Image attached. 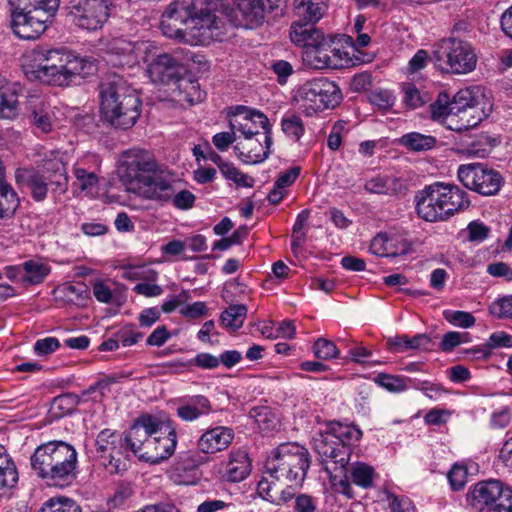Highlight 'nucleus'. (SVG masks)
<instances>
[{"mask_svg": "<svg viewBox=\"0 0 512 512\" xmlns=\"http://www.w3.org/2000/svg\"><path fill=\"white\" fill-rule=\"evenodd\" d=\"M100 113L105 122L118 129H129L141 114L136 92L119 76L100 85Z\"/></svg>", "mask_w": 512, "mask_h": 512, "instance_id": "3", "label": "nucleus"}, {"mask_svg": "<svg viewBox=\"0 0 512 512\" xmlns=\"http://www.w3.org/2000/svg\"><path fill=\"white\" fill-rule=\"evenodd\" d=\"M163 420L159 417L142 414L135 419L132 426L125 433L124 443L139 459V454L144 451L145 445L151 436L158 434L163 429Z\"/></svg>", "mask_w": 512, "mask_h": 512, "instance_id": "18", "label": "nucleus"}, {"mask_svg": "<svg viewBox=\"0 0 512 512\" xmlns=\"http://www.w3.org/2000/svg\"><path fill=\"white\" fill-rule=\"evenodd\" d=\"M112 6V0H68L67 9L77 27L96 31L109 19Z\"/></svg>", "mask_w": 512, "mask_h": 512, "instance_id": "12", "label": "nucleus"}, {"mask_svg": "<svg viewBox=\"0 0 512 512\" xmlns=\"http://www.w3.org/2000/svg\"><path fill=\"white\" fill-rule=\"evenodd\" d=\"M21 282L25 286L41 284L50 274L51 267L41 259H30L22 264Z\"/></svg>", "mask_w": 512, "mask_h": 512, "instance_id": "34", "label": "nucleus"}, {"mask_svg": "<svg viewBox=\"0 0 512 512\" xmlns=\"http://www.w3.org/2000/svg\"><path fill=\"white\" fill-rule=\"evenodd\" d=\"M163 429L150 437L144 447V451L139 454V460L151 464L160 463L171 457L177 445V435L173 422L163 420Z\"/></svg>", "mask_w": 512, "mask_h": 512, "instance_id": "17", "label": "nucleus"}, {"mask_svg": "<svg viewBox=\"0 0 512 512\" xmlns=\"http://www.w3.org/2000/svg\"><path fill=\"white\" fill-rule=\"evenodd\" d=\"M140 45L124 38L113 39L108 46L109 60L113 66L131 67L138 62Z\"/></svg>", "mask_w": 512, "mask_h": 512, "instance_id": "25", "label": "nucleus"}, {"mask_svg": "<svg viewBox=\"0 0 512 512\" xmlns=\"http://www.w3.org/2000/svg\"><path fill=\"white\" fill-rule=\"evenodd\" d=\"M431 59L442 72L454 75L470 73L477 65V55L472 44L456 36L437 42Z\"/></svg>", "mask_w": 512, "mask_h": 512, "instance_id": "7", "label": "nucleus"}, {"mask_svg": "<svg viewBox=\"0 0 512 512\" xmlns=\"http://www.w3.org/2000/svg\"><path fill=\"white\" fill-rule=\"evenodd\" d=\"M335 435L341 444H345L351 448L353 442L359 441L362 437V431L355 425H344L339 422L333 423L329 429Z\"/></svg>", "mask_w": 512, "mask_h": 512, "instance_id": "45", "label": "nucleus"}, {"mask_svg": "<svg viewBox=\"0 0 512 512\" xmlns=\"http://www.w3.org/2000/svg\"><path fill=\"white\" fill-rule=\"evenodd\" d=\"M293 512H324L318 508V499L308 494L295 496Z\"/></svg>", "mask_w": 512, "mask_h": 512, "instance_id": "58", "label": "nucleus"}, {"mask_svg": "<svg viewBox=\"0 0 512 512\" xmlns=\"http://www.w3.org/2000/svg\"><path fill=\"white\" fill-rule=\"evenodd\" d=\"M332 40L326 37L324 41L303 51L302 58L306 66L312 69H339L343 67L342 52L332 47Z\"/></svg>", "mask_w": 512, "mask_h": 512, "instance_id": "19", "label": "nucleus"}, {"mask_svg": "<svg viewBox=\"0 0 512 512\" xmlns=\"http://www.w3.org/2000/svg\"><path fill=\"white\" fill-rule=\"evenodd\" d=\"M249 415L257 424L259 429L263 431L270 430L275 427V417L272 415L270 409L265 406L253 407Z\"/></svg>", "mask_w": 512, "mask_h": 512, "instance_id": "54", "label": "nucleus"}, {"mask_svg": "<svg viewBox=\"0 0 512 512\" xmlns=\"http://www.w3.org/2000/svg\"><path fill=\"white\" fill-rule=\"evenodd\" d=\"M116 337L121 341L124 347L136 344L143 337V333L136 332L133 324L125 325L117 333Z\"/></svg>", "mask_w": 512, "mask_h": 512, "instance_id": "61", "label": "nucleus"}, {"mask_svg": "<svg viewBox=\"0 0 512 512\" xmlns=\"http://www.w3.org/2000/svg\"><path fill=\"white\" fill-rule=\"evenodd\" d=\"M44 177H47L52 192L63 194L68 188L67 169L59 157L46 159L43 163Z\"/></svg>", "mask_w": 512, "mask_h": 512, "instance_id": "29", "label": "nucleus"}, {"mask_svg": "<svg viewBox=\"0 0 512 512\" xmlns=\"http://www.w3.org/2000/svg\"><path fill=\"white\" fill-rule=\"evenodd\" d=\"M11 27L20 39H37L48 27L54 16L46 14L41 9L27 8L25 10L10 9Z\"/></svg>", "mask_w": 512, "mask_h": 512, "instance_id": "16", "label": "nucleus"}, {"mask_svg": "<svg viewBox=\"0 0 512 512\" xmlns=\"http://www.w3.org/2000/svg\"><path fill=\"white\" fill-rule=\"evenodd\" d=\"M458 179L466 188L483 196L496 195L504 184L497 170L482 163L461 165L458 168Z\"/></svg>", "mask_w": 512, "mask_h": 512, "instance_id": "14", "label": "nucleus"}, {"mask_svg": "<svg viewBox=\"0 0 512 512\" xmlns=\"http://www.w3.org/2000/svg\"><path fill=\"white\" fill-rule=\"evenodd\" d=\"M297 100L307 115L332 109L342 100L338 85L328 78H314L305 82L297 91Z\"/></svg>", "mask_w": 512, "mask_h": 512, "instance_id": "10", "label": "nucleus"}, {"mask_svg": "<svg viewBox=\"0 0 512 512\" xmlns=\"http://www.w3.org/2000/svg\"><path fill=\"white\" fill-rule=\"evenodd\" d=\"M486 345L490 353L497 348H512V335L505 331L494 332L487 339Z\"/></svg>", "mask_w": 512, "mask_h": 512, "instance_id": "60", "label": "nucleus"}, {"mask_svg": "<svg viewBox=\"0 0 512 512\" xmlns=\"http://www.w3.org/2000/svg\"><path fill=\"white\" fill-rule=\"evenodd\" d=\"M27 186L32 198L35 201L40 202L46 198L50 184L47 177H44V175H41L38 172H32L27 178Z\"/></svg>", "mask_w": 512, "mask_h": 512, "instance_id": "49", "label": "nucleus"}, {"mask_svg": "<svg viewBox=\"0 0 512 512\" xmlns=\"http://www.w3.org/2000/svg\"><path fill=\"white\" fill-rule=\"evenodd\" d=\"M120 181L128 191L137 193L145 199L159 198L164 195L167 184L164 182L166 174L159 168L153 154L142 148H131L121 155L118 168Z\"/></svg>", "mask_w": 512, "mask_h": 512, "instance_id": "2", "label": "nucleus"}, {"mask_svg": "<svg viewBox=\"0 0 512 512\" xmlns=\"http://www.w3.org/2000/svg\"><path fill=\"white\" fill-rule=\"evenodd\" d=\"M164 182L167 184L168 189L165 192H159L164 196L159 198H147L148 200L158 202H172L173 206L180 210H189L194 206L196 197L191 191L181 190L176 192L173 187V181L167 174L164 177ZM155 189L157 192L159 191L157 187Z\"/></svg>", "mask_w": 512, "mask_h": 512, "instance_id": "32", "label": "nucleus"}, {"mask_svg": "<svg viewBox=\"0 0 512 512\" xmlns=\"http://www.w3.org/2000/svg\"><path fill=\"white\" fill-rule=\"evenodd\" d=\"M468 239L473 242L484 241L490 232V228L479 221H472L467 226Z\"/></svg>", "mask_w": 512, "mask_h": 512, "instance_id": "63", "label": "nucleus"}, {"mask_svg": "<svg viewBox=\"0 0 512 512\" xmlns=\"http://www.w3.org/2000/svg\"><path fill=\"white\" fill-rule=\"evenodd\" d=\"M351 482L361 488L367 489L373 486L375 470L364 462H354L347 469Z\"/></svg>", "mask_w": 512, "mask_h": 512, "instance_id": "41", "label": "nucleus"}, {"mask_svg": "<svg viewBox=\"0 0 512 512\" xmlns=\"http://www.w3.org/2000/svg\"><path fill=\"white\" fill-rule=\"evenodd\" d=\"M248 309L244 304L230 305L220 315L221 324L232 331L240 329L247 316Z\"/></svg>", "mask_w": 512, "mask_h": 512, "instance_id": "42", "label": "nucleus"}, {"mask_svg": "<svg viewBox=\"0 0 512 512\" xmlns=\"http://www.w3.org/2000/svg\"><path fill=\"white\" fill-rule=\"evenodd\" d=\"M184 67L173 56L163 53L157 55L147 67V73L153 83L177 85L183 78Z\"/></svg>", "mask_w": 512, "mask_h": 512, "instance_id": "20", "label": "nucleus"}, {"mask_svg": "<svg viewBox=\"0 0 512 512\" xmlns=\"http://www.w3.org/2000/svg\"><path fill=\"white\" fill-rule=\"evenodd\" d=\"M74 175L81 190L94 188L98 183V177L93 172H87L83 168H75Z\"/></svg>", "mask_w": 512, "mask_h": 512, "instance_id": "62", "label": "nucleus"}, {"mask_svg": "<svg viewBox=\"0 0 512 512\" xmlns=\"http://www.w3.org/2000/svg\"><path fill=\"white\" fill-rule=\"evenodd\" d=\"M490 312L498 319H512V295L495 300L490 306Z\"/></svg>", "mask_w": 512, "mask_h": 512, "instance_id": "57", "label": "nucleus"}, {"mask_svg": "<svg viewBox=\"0 0 512 512\" xmlns=\"http://www.w3.org/2000/svg\"><path fill=\"white\" fill-rule=\"evenodd\" d=\"M185 0H175L170 3L161 18V29L169 38H183L186 30L182 27H175L173 31H168L171 26H183L190 24L192 26V17Z\"/></svg>", "mask_w": 512, "mask_h": 512, "instance_id": "21", "label": "nucleus"}, {"mask_svg": "<svg viewBox=\"0 0 512 512\" xmlns=\"http://www.w3.org/2000/svg\"><path fill=\"white\" fill-rule=\"evenodd\" d=\"M444 317L451 324L462 328H470L476 321L475 317L471 313L460 310H446L444 311Z\"/></svg>", "mask_w": 512, "mask_h": 512, "instance_id": "56", "label": "nucleus"}, {"mask_svg": "<svg viewBox=\"0 0 512 512\" xmlns=\"http://www.w3.org/2000/svg\"><path fill=\"white\" fill-rule=\"evenodd\" d=\"M18 113L19 101L17 85L0 87V118L13 119Z\"/></svg>", "mask_w": 512, "mask_h": 512, "instance_id": "38", "label": "nucleus"}, {"mask_svg": "<svg viewBox=\"0 0 512 512\" xmlns=\"http://www.w3.org/2000/svg\"><path fill=\"white\" fill-rule=\"evenodd\" d=\"M55 115L50 104L42 99L30 100L28 119L31 126L42 133L52 131Z\"/></svg>", "mask_w": 512, "mask_h": 512, "instance_id": "28", "label": "nucleus"}, {"mask_svg": "<svg viewBox=\"0 0 512 512\" xmlns=\"http://www.w3.org/2000/svg\"><path fill=\"white\" fill-rule=\"evenodd\" d=\"M404 189L403 181L390 175L377 174L364 184V190L370 194L396 196Z\"/></svg>", "mask_w": 512, "mask_h": 512, "instance_id": "31", "label": "nucleus"}, {"mask_svg": "<svg viewBox=\"0 0 512 512\" xmlns=\"http://www.w3.org/2000/svg\"><path fill=\"white\" fill-rule=\"evenodd\" d=\"M251 471V462L248 454L242 450L231 451L225 465L223 478L229 482L244 480Z\"/></svg>", "mask_w": 512, "mask_h": 512, "instance_id": "30", "label": "nucleus"}, {"mask_svg": "<svg viewBox=\"0 0 512 512\" xmlns=\"http://www.w3.org/2000/svg\"><path fill=\"white\" fill-rule=\"evenodd\" d=\"M176 89L179 90L180 94L184 95L183 100L191 105L201 102L204 98L199 83L189 78H182L176 85Z\"/></svg>", "mask_w": 512, "mask_h": 512, "instance_id": "48", "label": "nucleus"}, {"mask_svg": "<svg viewBox=\"0 0 512 512\" xmlns=\"http://www.w3.org/2000/svg\"><path fill=\"white\" fill-rule=\"evenodd\" d=\"M431 117L446 126L447 117L452 114V101L448 93H439L437 99L430 105Z\"/></svg>", "mask_w": 512, "mask_h": 512, "instance_id": "46", "label": "nucleus"}, {"mask_svg": "<svg viewBox=\"0 0 512 512\" xmlns=\"http://www.w3.org/2000/svg\"><path fill=\"white\" fill-rule=\"evenodd\" d=\"M491 112L483 94L466 88L459 90L452 100V114L447 117L446 127L452 131L462 132L476 127Z\"/></svg>", "mask_w": 512, "mask_h": 512, "instance_id": "8", "label": "nucleus"}, {"mask_svg": "<svg viewBox=\"0 0 512 512\" xmlns=\"http://www.w3.org/2000/svg\"><path fill=\"white\" fill-rule=\"evenodd\" d=\"M195 365L201 369H215L220 365L218 357L210 353H198L192 360L188 362L171 361L163 364L164 367L170 369L171 372L181 373L185 368Z\"/></svg>", "mask_w": 512, "mask_h": 512, "instance_id": "39", "label": "nucleus"}, {"mask_svg": "<svg viewBox=\"0 0 512 512\" xmlns=\"http://www.w3.org/2000/svg\"><path fill=\"white\" fill-rule=\"evenodd\" d=\"M212 411V404L206 396L193 395L181 399L176 414L181 420L192 422L209 415Z\"/></svg>", "mask_w": 512, "mask_h": 512, "instance_id": "26", "label": "nucleus"}, {"mask_svg": "<svg viewBox=\"0 0 512 512\" xmlns=\"http://www.w3.org/2000/svg\"><path fill=\"white\" fill-rule=\"evenodd\" d=\"M398 142L402 147L409 151L424 152L435 148L437 139L432 135L410 132L402 135Z\"/></svg>", "mask_w": 512, "mask_h": 512, "instance_id": "40", "label": "nucleus"}, {"mask_svg": "<svg viewBox=\"0 0 512 512\" xmlns=\"http://www.w3.org/2000/svg\"><path fill=\"white\" fill-rule=\"evenodd\" d=\"M313 449L319 455L325 471L336 477V473H342L348 466L351 456V448L341 444L340 440L330 430L317 433L313 437Z\"/></svg>", "mask_w": 512, "mask_h": 512, "instance_id": "13", "label": "nucleus"}, {"mask_svg": "<svg viewBox=\"0 0 512 512\" xmlns=\"http://www.w3.org/2000/svg\"><path fill=\"white\" fill-rule=\"evenodd\" d=\"M313 354L321 360H331L339 356V350L333 341L318 338L312 347Z\"/></svg>", "mask_w": 512, "mask_h": 512, "instance_id": "52", "label": "nucleus"}, {"mask_svg": "<svg viewBox=\"0 0 512 512\" xmlns=\"http://www.w3.org/2000/svg\"><path fill=\"white\" fill-rule=\"evenodd\" d=\"M325 10V0H294V13L304 22H318Z\"/></svg>", "mask_w": 512, "mask_h": 512, "instance_id": "36", "label": "nucleus"}, {"mask_svg": "<svg viewBox=\"0 0 512 512\" xmlns=\"http://www.w3.org/2000/svg\"><path fill=\"white\" fill-rule=\"evenodd\" d=\"M60 347V343L55 337H46L39 339L34 344V352L39 356H45L53 353Z\"/></svg>", "mask_w": 512, "mask_h": 512, "instance_id": "64", "label": "nucleus"}, {"mask_svg": "<svg viewBox=\"0 0 512 512\" xmlns=\"http://www.w3.org/2000/svg\"><path fill=\"white\" fill-rule=\"evenodd\" d=\"M234 439L233 429L217 426L206 430L198 439V449L205 454H214L227 449Z\"/></svg>", "mask_w": 512, "mask_h": 512, "instance_id": "24", "label": "nucleus"}, {"mask_svg": "<svg viewBox=\"0 0 512 512\" xmlns=\"http://www.w3.org/2000/svg\"><path fill=\"white\" fill-rule=\"evenodd\" d=\"M467 193L455 185L434 183L415 195L417 215L427 222L445 221L470 206Z\"/></svg>", "mask_w": 512, "mask_h": 512, "instance_id": "5", "label": "nucleus"}, {"mask_svg": "<svg viewBox=\"0 0 512 512\" xmlns=\"http://www.w3.org/2000/svg\"><path fill=\"white\" fill-rule=\"evenodd\" d=\"M229 124L232 130L240 132L244 139L262 137L267 145L272 143V126L268 117L261 111L248 109L244 106H237Z\"/></svg>", "mask_w": 512, "mask_h": 512, "instance_id": "15", "label": "nucleus"}, {"mask_svg": "<svg viewBox=\"0 0 512 512\" xmlns=\"http://www.w3.org/2000/svg\"><path fill=\"white\" fill-rule=\"evenodd\" d=\"M310 467L308 450L296 443L285 442L272 450L265 463L266 473L283 481L287 486H300L305 480Z\"/></svg>", "mask_w": 512, "mask_h": 512, "instance_id": "6", "label": "nucleus"}, {"mask_svg": "<svg viewBox=\"0 0 512 512\" xmlns=\"http://www.w3.org/2000/svg\"><path fill=\"white\" fill-rule=\"evenodd\" d=\"M282 484H284L283 481H277L276 478L270 477L265 471L257 485L258 494L266 500L275 502L277 496L283 492Z\"/></svg>", "mask_w": 512, "mask_h": 512, "instance_id": "47", "label": "nucleus"}, {"mask_svg": "<svg viewBox=\"0 0 512 512\" xmlns=\"http://www.w3.org/2000/svg\"><path fill=\"white\" fill-rule=\"evenodd\" d=\"M273 142L267 145L262 137L243 139L234 145L236 156L246 164H257L265 161L270 153Z\"/></svg>", "mask_w": 512, "mask_h": 512, "instance_id": "23", "label": "nucleus"}, {"mask_svg": "<svg viewBox=\"0 0 512 512\" xmlns=\"http://www.w3.org/2000/svg\"><path fill=\"white\" fill-rule=\"evenodd\" d=\"M402 91L403 102L412 109L419 108L431 100L429 92L419 90L413 83H404Z\"/></svg>", "mask_w": 512, "mask_h": 512, "instance_id": "44", "label": "nucleus"}, {"mask_svg": "<svg viewBox=\"0 0 512 512\" xmlns=\"http://www.w3.org/2000/svg\"><path fill=\"white\" fill-rule=\"evenodd\" d=\"M469 341L470 338L467 332L450 331L443 335L440 349L443 352H451L458 345Z\"/></svg>", "mask_w": 512, "mask_h": 512, "instance_id": "55", "label": "nucleus"}, {"mask_svg": "<svg viewBox=\"0 0 512 512\" xmlns=\"http://www.w3.org/2000/svg\"><path fill=\"white\" fill-rule=\"evenodd\" d=\"M269 0H240L233 17L235 25L246 29H254L260 26L265 18Z\"/></svg>", "mask_w": 512, "mask_h": 512, "instance_id": "22", "label": "nucleus"}, {"mask_svg": "<svg viewBox=\"0 0 512 512\" xmlns=\"http://www.w3.org/2000/svg\"><path fill=\"white\" fill-rule=\"evenodd\" d=\"M376 383L392 393L404 392L408 389L406 378L402 376L380 373L375 379Z\"/></svg>", "mask_w": 512, "mask_h": 512, "instance_id": "51", "label": "nucleus"}, {"mask_svg": "<svg viewBox=\"0 0 512 512\" xmlns=\"http://www.w3.org/2000/svg\"><path fill=\"white\" fill-rule=\"evenodd\" d=\"M467 500L478 512H512V489L499 480L476 483Z\"/></svg>", "mask_w": 512, "mask_h": 512, "instance_id": "11", "label": "nucleus"}, {"mask_svg": "<svg viewBox=\"0 0 512 512\" xmlns=\"http://www.w3.org/2000/svg\"><path fill=\"white\" fill-rule=\"evenodd\" d=\"M18 479L19 474L13 459L0 447V496L14 488Z\"/></svg>", "mask_w": 512, "mask_h": 512, "instance_id": "37", "label": "nucleus"}, {"mask_svg": "<svg viewBox=\"0 0 512 512\" xmlns=\"http://www.w3.org/2000/svg\"><path fill=\"white\" fill-rule=\"evenodd\" d=\"M122 443V438L110 429H103L96 438V452L98 457L106 459V455L113 453L119 448L117 444Z\"/></svg>", "mask_w": 512, "mask_h": 512, "instance_id": "43", "label": "nucleus"}, {"mask_svg": "<svg viewBox=\"0 0 512 512\" xmlns=\"http://www.w3.org/2000/svg\"><path fill=\"white\" fill-rule=\"evenodd\" d=\"M26 74L41 82L68 86L84 68L83 60L58 49H33L27 56Z\"/></svg>", "mask_w": 512, "mask_h": 512, "instance_id": "4", "label": "nucleus"}, {"mask_svg": "<svg viewBox=\"0 0 512 512\" xmlns=\"http://www.w3.org/2000/svg\"><path fill=\"white\" fill-rule=\"evenodd\" d=\"M281 128L284 134L294 141H299L305 128L302 119L296 114H287L282 118Z\"/></svg>", "mask_w": 512, "mask_h": 512, "instance_id": "50", "label": "nucleus"}, {"mask_svg": "<svg viewBox=\"0 0 512 512\" xmlns=\"http://www.w3.org/2000/svg\"><path fill=\"white\" fill-rule=\"evenodd\" d=\"M218 0H185L192 17L188 35L196 45L221 41L225 34V21L215 14Z\"/></svg>", "mask_w": 512, "mask_h": 512, "instance_id": "9", "label": "nucleus"}, {"mask_svg": "<svg viewBox=\"0 0 512 512\" xmlns=\"http://www.w3.org/2000/svg\"><path fill=\"white\" fill-rule=\"evenodd\" d=\"M198 461L190 452H186L179 457L172 469V478L178 484L191 485L195 484L198 477L196 469Z\"/></svg>", "mask_w": 512, "mask_h": 512, "instance_id": "33", "label": "nucleus"}, {"mask_svg": "<svg viewBox=\"0 0 512 512\" xmlns=\"http://www.w3.org/2000/svg\"><path fill=\"white\" fill-rule=\"evenodd\" d=\"M40 512H82L81 506L73 499H51Z\"/></svg>", "mask_w": 512, "mask_h": 512, "instance_id": "53", "label": "nucleus"}, {"mask_svg": "<svg viewBox=\"0 0 512 512\" xmlns=\"http://www.w3.org/2000/svg\"><path fill=\"white\" fill-rule=\"evenodd\" d=\"M467 469L463 465L455 464L448 473V480L451 488L455 491L464 488L467 481Z\"/></svg>", "mask_w": 512, "mask_h": 512, "instance_id": "59", "label": "nucleus"}, {"mask_svg": "<svg viewBox=\"0 0 512 512\" xmlns=\"http://www.w3.org/2000/svg\"><path fill=\"white\" fill-rule=\"evenodd\" d=\"M34 474L48 487L71 486L78 475V453L73 445L61 440L39 445L30 457Z\"/></svg>", "mask_w": 512, "mask_h": 512, "instance_id": "1", "label": "nucleus"}, {"mask_svg": "<svg viewBox=\"0 0 512 512\" xmlns=\"http://www.w3.org/2000/svg\"><path fill=\"white\" fill-rule=\"evenodd\" d=\"M313 22L294 21L290 26V40L296 46L304 50L316 45L317 42L324 41V33L314 26Z\"/></svg>", "mask_w": 512, "mask_h": 512, "instance_id": "27", "label": "nucleus"}, {"mask_svg": "<svg viewBox=\"0 0 512 512\" xmlns=\"http://www.w3.org/2000/svg\"><path fill=\"white\" fill-rule=\"evenodd\" d=\"M392 246H394L393 238L378 234L371 240L369 250L372 254L380 257L403 256L411 251V244L408 241H401V249L398 252L392 251Z\"/></svg>", "mask_w": 512, "mask_h": 512, "instance_id": "35", "label": "nucleus"}]
</instances>
